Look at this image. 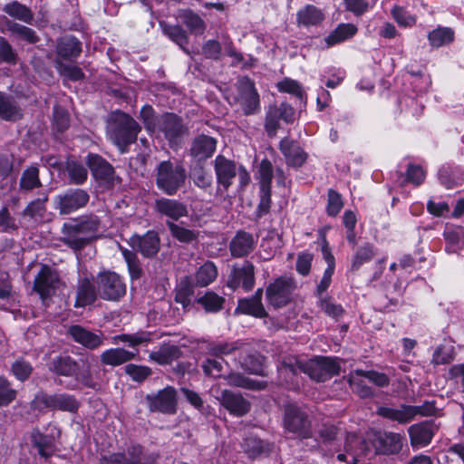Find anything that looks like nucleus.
<instances>
[{
    "label": "nucleus",
    "mask_w": 464,
    "mask_h": 464,
    "mask_svg": "<svg viewBox=\"0 0 464 464\" xmlns=\"http://www.w3.org/2000/svg\"><path fill=\"white\" fill-rule=\"evenodd\" d=\"M343 449L350 456L349 464H358L360 459L369 451L366 440L354 433L347 434Z\"/></svg>",
    "instance_id": "c85d7f7f"
},
{
    "label": "nucleus",
    "mask_w": 464,
    "mask_h": 464,
    "mask_svg": "<svg viewBox=\"0 0 464 464\" xmlns=\"http://www.w3.org/2000/svg\"><path fill=\"white\" fill-rule=\"evenodd\" d=\"M3 11L14 19L19 20L26 24H33L34 20V12L19 1H12L3 7Z\"/></svg>",
    "instance_id": "58836bf2"
},
{
    "label": "nucleus",
    "mask_w": 464,
    "mask_h": 464,
    "mask_svg": "<svg viewBox=\"0 0 464 464\" xmlns=\"http://www.w3.org/2000/svg\"><path fill=\"white\" fill-rule=\"evenodd\" d=\"M187 170L181 161L163 160L155 169L157 188L168 196H174L185 186Z\"/></svg>",
    "instance_id": "7ed1b4c3"
},
{
    "label": "nucleus",
    "mask_w": 464,
    "mask_h": 464,
    "mask_svg": "<svg viewBox=\"0 0 464 464\" xmlns=\"http://www.w3.org/2000/svg\"><path fill=\"white\" fill-rule=\"evenodd\" d=\"M6 26L10 34L19 41H23L28 44H36L41 41L36 31L24 24L8 20Z\"/></svg>",
    "instance_id": "e433bc0d"
},
{
    "label": "nucleus",
    "mask_w": 464,
    "mask_h": 464,
    "mask_svg": "<svg viewBox=\"0 0 464 464\" xmlns=\"http://www.w3.org/2000/svg\"><path fill=\"white\" fill-rule=\"evenodd\" d=\"M120 249L124 261L126 262L130 280L133 282L141 279L144 276V269L136 252L130 251V249L122 246H120Z\"/></svg>",
    "instance_id": "a19ab883"
},
{
    "label": "nucleus",
    "mask_w": 464,
    "mask_h": 464,
    "mask_svg": "<svg viewBox=\"0 0 464 464\" xmlns=\"http://www.w3.org/2000/svg\"><path fill=\"white\" fill-rule=\"evenodd\" d=\"M43 186L39 178V168L36 164L24 169L19 180V188L22 191H32Z\"/></svg>",
    "instance_id": "37998d69"
},
{
    "label": "nucleus",
    "mask_w": 464,
    "mask_h": 464,
    "mask_svg": "<svg viewBox=\"0 0 464 464\" xmlns=\"http://www.w3.org/2000/svg\"><path fill=\"white\" fill-rule=\"evenodd\" d=\"M63 170L68 174L70 184L82 185L88 179L85 166L72 156L67 158Z\"/></svg>",
    "instance_id": "c9c22d12"
},
{
    "label": "nucleus",
    "mask_w": 464,
    "mask_h": 464,
    "mask_svg": "<svg viewBox=\"0 0 464 464\" xmlns=\"http://www.w3.org/2000/svg\"><path fill=\"white\" fill-rule=\"evenodd\" d=\"M55 51L61 61L75 62L82 51V42L73 35L60 37L57 39Z\"/></svg>",
    "instance_id": "bb28decb"
},
{
    "label": "nucleus",
    "mask_w": 464,
    "mask_h": 464,
    "mask_svg": "<svg viewBox=\"0 0 464 464\" xmlns=\"http://www.w3.org/2000/svg\"><path fill=\"white\" fill-rule=\"evenodd\" d=\"M145 400L148 409L151 412L171 415L177 411V391L172 386H167L156 394H147Z\"/></svg>",
    "instance_id": "ddd939ff"
},
{
    "label": "nucleus",
    "mask_w": 464,
    "mask_h": 464,
    "mask_svg": "<svg viewBox=\"0 0 464 464\" xmlns=\"http://www.w3.org/2000/svg\"><path fill=\"white\" fill-rule=\"evenodd\" d=\"M141 127L130 114L117 110L108 119L107 134L121 153H125L130 144L136 142Z\"/></svg>",
    "instance_id": "f03ea898"
},
{
    "label": "nucleus",
    "mask_w": 464,
    "mask_h": 464,
    "mask_svg": "<svg viewBox=\"0 0 464 464\" xmlns=\"http://www.w3.org/2000/svg\"><path fill=\"white\" fill-rule=\"evenodd\" d=\"M137 353L128 351L124 348H111L102 353L101 362L103 365L119 366L135 359Z\"/></svg>",
    "instance_id": "2f4dec72"
},
{
    "label": "nucleus",
    "mask_w": 464,
    "mask_h": 464,
    "mask_svg": "<svg viewBox=\"0 0 464 464\" xmlns=\"http://www.w3.org/2000/svg\"><path fill=\"white\" fill-rule=\"evenodd\" d=\"M98 285L88 273L79 276L75 289L74 307L84 308L92 305L98 299Z\"/></svg>",
    "instance_id": "a211bd4d"
},
{
    "label": "nucleus",
    "mask_w": 464,
    "mask_h": 464,
    "mask_svg": "<svg viewBox=\"0 0 464 464\" xmlns=\"http://www.w3.org/2000/svg\"><path fill=\"white\" fill-rule=\"evenodd\" d=\"M218 276V270L214 263H204L196 273L195 280L198 286L204 287L212 283Z\"/></svg>",
    "instance_id": "5fc2aeb1"
},
{
    "label": "nucleus",
    "mask_w": 464,
    "mask_h": 464,
    "mask_svg": "<svg viewBox=\"0 0 464 464\" xmlns=\"http://www.w3.org/2000/svg\"><path fill=\"white\" fill-rule=\"evenodd\" d=\"M100 226L101 220L96 215L82 216L63 225L60 241L75 252L82 251L96 237Z\"/></svg>",
    "instance_id": "f257e3e1"
},
{
    "label": "nucleus",
    "mask_w": 464,
    "mask_h": 464,
    "mask_svg": "<svg viewBox=\"0 0 464 464\" xmlns=\"http://www.w3.org/2000/svg\"><path fill=\"white\" fill-rule=\"evenodd\" d=\"M430 44L436 48L449 44L454 40V32L449 27H439L428 35Z\"/></svg>",
    "instance_id": "13d9d810"
},
{
    "label": "nucleus",
    "mask_w": 464,
    "mask_h": 464,
    "mask_svg": "<svg viewBox=\"0 0 464 464\" xmlns=\"http://www.w3.org/2000/svg\"><path fill=\"white\" fill-rule=\"evenodd\" d=\"M406 408L407 404H401L398 409L382 406L377 409V414L382 418L404 424L411 422Z\"/></svg>",
    "instance_id": "3c124183"
},
{
    "label": "nucleus",
    "mask_w": 464,
    "mask_h": 464,
    "mask_svg": "<svg viewBox=\"0 0 464 464\" xmlns=\"http://www.w3.org/2000/svg\"><path fill=\"white\" fill-rule=\"evenodd\" d=\"M189 179L193 184L204 192L210 191L213 186V177L203 163H195L189 168Z\"/></svg>",
    "instance_id": "f704fd0d"
},
{
    "label": "nucleus",
    "mask_w": 464,
    "mask_h": 464,
    "mask_svg": "<svg viewBox=\"0 0 464 464\" xmlns=\"http://www.w3.org/2000/svg\"><path fill=\"white\" fill-rule=\"evenodd\" d=\"M255 283V266L252 262L245 260L242 265L233 266L227 285L232 290L242 287L245 292H249L254 288Z\"/></svg>",
    "instance_id": "2eb2a0df"
},
{
    "label": "nucleus",
    "mask_w": 464,
    "mask_h": 464,
    "mask_svg": "<svg viewBox=\"0 0 464 464\" xmlns=\"http://www.w3.org/2000/svg\"><path fill=\"white\" fill-rule=\"evenodd\" d=\"M371 442L377 454L395 455L402 449L403 437L400 433L377 430L372 433Z\"/></svg>",
    "instance_id": "dca6fc26"
},
{
    "label": "nucleus",
    "mask_w": 464,
    "mask_h": 464,
    "mask_svg": "<svg viewBox=\"0 0 464 464\" xmlns=\"http://www.w3.org/2000/svg\"><path fill=\"white\" fill-rule=\"evenodd\" d=\"M296 289V282L291 276H282L270 283L266 289V300L275 308L289 304Z\"/></svg>",
    "instance_id": "6e6552de"
},
{
    "label": "nucleus",
    "mask_w": 464,
    "mask_h": 464,
    "mask_svg": "<svg viewBox=\"0 0 464 464\" xmlns=\"http://www.w3.org/2000/svg\"><path fill=\"white\" fill-rule=\"evenodd\" d=\"M242 449L250 459H254L267 456L273 450V444L251 435L244 439Z\"/></svg>",
    "instance_id": "7c9ffc66"
},
{
    "label": "nucleus",
    "mask_w": 464,
    "mask_h": 464,
    "mask_svg": "<svg viewBox=\"0 0 464 464\" xmlns=\"http://www.w3.org/2000/svg\"><path fill=\"white\" fill-rule=\"evenodd\" d=\"M281 117L277 112V105H270L267 108L265 117V130L269 138L276 136L277 130L280 128Z\"/></svg>",
    "instance_id": "bf43d9fd"
},
{
    "label": "nucleus",
    "mask_w": 464,
    "mask_h": 464,
    "mask_svg": "<svg viewBox=\"0 0 464 464\" xmlns=\"http://www.w3.org/2000/svg\"><path fill=\"white\" fill-rule=\"evenodd\" d=\"M265 357L258 352L253 351L239 356V362L244 370L250 373L263 375V363Z\"/></svg>",
    "instance_id": "a18cd8bd"
},
{
    "label": "nucleus",
    "mask_w": 464,
    "mask_h": 464,
    "mask_svg": "<svg viewBox=\"0 0 464 464\" xmlns=\"http://www.w3.org/2000/svg\"><path fill=\"white\" fill-rule=\"evenodd\" d=\"M197 302L200 304L207 312L217 313L223 308L225 298L214 292H207L203 296L198 298Z\"/></svg>",
    "instance_id": "e2e57ef3"
},
{
    "label": "nucleus",
    "mask_w": 464,
    "mask_h": 464,
    "mask_svg": "<svg viewBox=\"0 0 464 464\" xmlns=\"http://www.w3.org/2000/svg\"><path fill=\"white\" fill-rule=\"evenodd\" d=\"M10 370L16 380L21 382H24L31 377L34 372V367L30 362L21 357L12 363Z\"/></svg>",
    "instance_id": "052dcab7"
},
{
    "label": "nucleus",
    "mask_w": 464,
    "mask_h": 464,
    "mask_svg": "<svg viewBox=\"0 0 464 464\" xmlns=\"http://www.w3.org/2000/svg\"><path fill=\"white\" fill-rule=\"evenodd\" d=\"M166 224L171 236L180 243L190 244L198 242L199 231L186 228L173 221H167Z\"/></svg>",
    "instance_id": "49530a36"
},
{
    "label": "nucleus",
    "mask_w": 464,
    "mask_h": 464,
    "mask_svg": "<svg viewBox=\"0 0 464 464\" xmlns=\"http://www.w3.org/2000/svg\"><path fill=\"white\" fill-rule=\"evenodd\" d=\"M130 251L140 253L144 258L152 259L160 250V238L157 231L148 230L145 234H133L128 240Z\"/></svg>",
    "instance_id": "4468645a"
},
{
    "label": "nucleus",
    "mask_w": 464,
    "mask_h": 464,
    "mask_svg": "<svg viewBox=\"0 0 464 464\" xmlns=\"http://www.w3.org/2000/svg\"><path fill=\"white\" fill-rule=\"evenodd\" d=\"M406 409L409 414L410 421L413 420L414 418L418 415L433 416L437 413L435 401H425L421 405H407Z\"/></svg>",
    "instance_id": "338daca9"
},
{
    "label": "nucleus",
    "mask_w": 464,
    "mask_h": 464,
    "mask_svg": "<svg viewBox=\"0 0 464 464\" xmlns=\"http://www.w3.org/2000/svg\"><path fill=\"white\" fill-rule=\"evenodd\" d=\"M14 304L12 283L7 275L5 276H0V310L6 311L13 307Z\"/></svg>",
    "instance_id": "6e6d98bb"
},
{
    "label": "nucleus",
    "mask_w": 464,
    "mask_h": 464,
    "mask_svg": "<svg viewBox=\"0 0 464 464\" xmlns=\"http://www.w3.org/2000/svg\"><path fill=\"white\" fill-rule=\"evenodd\" d=\"M151 340L150 332H138L135 334H121L113 336V343H127L130 347L135 348L139 345L148 343Z\"/></svg>",
    "instance_id": "864d4df0"
},
{
    "label": "nucleus",
    "mask_w": 464,
    "mask_h": 464,
    "mask_svg": "<svg viewBox=\"0 0 464 464\" xmlns=\"http://www.w3.org/2000/svg\"><path fill=\"white\" fill-rule=\"evenodd\" d=\"M279 150L285 159L287 166L292 168L302 167L307 160V153L301 148L296 140L287 137L279 142Z\"/></svg>",
    "instance_id": "b1692460"
},
{
    "label": "nucleus",
    "mask_w": 464,
    "mask_h": 464,
    "mask_svg": "<svg viewBox=\"0 0 464 464\" xmlns=\"http://www.w3.org/2000/svg\"><path fill=\"white\" fill-rule=\"evenodd\" d=\"M224 363H227L224 358H206L202 362V369L207 376L213 378H223Z\"/></svg>",
    "instance_id": "69168bd1"
},
{
    "label": "nucleus",
    "mask_w": 464,
    "mask_h": 464,
    "mask_svg": "<svg viewBox=\"0 0 464 464\" xmlns=\"http://www.w3.org/2000/svg\"><path fill=\"white\" fill-rule=\"evenodd\" d=\"M237 102L246 116L260 111V97L255 87V82L248 77H241L237 83Z\"/></svg>",
    "instance_id": "9d476101"
},
{
    "label": "nucleus",
    "mask_w": 464,
    "mask_h": 464,
    "mask_svg": "<svg viewBox=\"0 0 464 464\" xmlns=\"http://www.w3.org/2000/svg\"><path fill=\"white\" fill-rule=\"evenodd\" d=\"M96 285H98L99 296L102 300L118 302L126 295V284L114 271H100L96 276Z\"/></svg>",
    "instance_id": "423d86ee"
},
{
    "label": "nucleus",
    "mask_w": 464,
    "mask_h": 464,
    "mask_svg": "<svg viewBox=\"0 0 464 464\" xmlns=\"http://www.w3.org/2000/svg\"><path fill=\"white\" fill-rule=\"evenodd\" d=\"M55 393L48 394L44 391L38 392L31 401V409L42 412L45 410L54 411Z\"/></svg>",
    "instance_id": "680f3d73"
},
{
    "label": "nucleus",
    "mask_w": 464,
    "mask_h": 464,
    "mask_svg": "<svg viewBox=\"0 0 464 464\" xmlns=\"http://www.w3.org/2000/svg\"><path fill=\"white\" fill-rule=\"evenodd\" d=\"M31 441L37 449L41 457L48 459L54 453V442L53 437L40 432L39 430H34L31 433Z\"/></svg>",
    "instance_id": "ea45409f"
},
{
    "label": "nucleus",
    "mask_w": 464,
    "mask_h": 464,
    "mask_svg": "<svg viewBox=\"0 0 464 464\" xmlns=\"http://www.w3.org/2000/svg\"><path fill=\"white\" fill-rule=\"evenodd\" d=\"M181 355L182 352L179 346L170 343H163L157 351L150 352L149 358L150 361L160 365H167L179 359Z\"/></svg>",
    "instance_id": "473e14b6"
},
{
    "label": "nucleus",
    "mask_w": 464,
    "mask_h": 464,
    "mask_svg": "<svg viewBox=\"0 0 464 464\" xmlns=\"http://www.w3.org/2000/svg\"><path fill=\"white\" fill-rule=\"evenodd\" d=\"M160 458L159 452L146 454L143 445L130 441L124 451L102 456L100 464H160Z\"/></svg>",
    "instance_id": "39448f33"
},
{
    "label": "nucleus",
    "mask_w": 464,
    "mask_h": 464,
    "mask_svg": "<svg viewBox=\"0 0 464 464\" xmlns=\"http://www.w3.org/2000/svg\"><path fill=\"white\" fill-rule=\"evenodd\" d=\"M154 210L160 216L175 221L188 215V209L185 203L168 198H157L154 202Z\"/></svg>",
    "instance_id": "393cba45"
},
{
    "label": "nucleus",
    "mask_w": 464,
    "mask_h": 464,
    "mask_svg": "<svg viewBox=\"0 0 464 464\" xmlns=\"http://www.w3.org/2000/svg\"><path fill=\"white\" fill-rule=\"evenodd\" d=\"M163 33L174 43H176L184 52L188 53L187 45L188 44V37L185 30L179 25H170L165 23H160Z\"/></svg>",
    "instance_id": "8fccbe9b"
},
{
    "label": "nucleus",
    "mask_w": 464,
    "mask_h": 464,
    "mask_svg": "<svg viewBox=\"0 0 464 464\" xmlns=\"http://www.w3.org/2000/svg\"><path fill=\"white\" fill-rule=\"evenodd\" d=\"M357 33V27L353 24H340L324 41L328 47L352 38Z\"/></svg>",
    "instance_id": "c03bdc74"
},
{
    "label": "nucleus",
    "mask_w": 464,
    "mask_h": 464,
    "mask_svg": "<svg viewBox=\"0 0 464 464\" xmlns=\"http://www.w3.org/2000/svg\"><path fill=\"white\" fill-rule=\"evenodd\" d=\"M302 369L303 372L312 380L324 382L332 377L339 375L341 366L337 358L318 356L306 362Z\"/></svg>",
    "instance_id": "1a4fd4ad"
},
{
    "label": "nucleus",
    "mask_w": 464,
    "mask_h": 464,
    "mask_svg": "<svg viewBox=\"0 0 464 464\" xmlns=\"http://www.w3.org/2000/svg\"><path fill=\"white\" fill-rule=\"evenodd\" d=\"M70 125L71 119L68 111L59 104H55L53 110V129L58 133H63Z\"/></svg>",
    "instance_id": "603ef678"
},
{
    "label": "nucleus",
    "mask_w": 464,
    "mask_h": 464,
    "mask_svg": "<svg viewBox=\"0 0 464 464\" xmlns=\"http://www.w3.org/2000/svg\"><path fill=\"white\" fill-rule=\"evenodd\" d=\"M23 110L15 98L0 91V119L7 121H16L23 118Z\"/></svg>",
    "instance_id": "c756f323"
},
{
    "label": "nucleus",
    "mask_w": 464,
    "mask_h": 464,
    "mask_svg": "<svg viewBox=\"0 0 464 464\" xmlns=\"http://www.w3.org/2000/svg\"><path fill=\"white\" fill-rule=\"evenodd\" d=\"M324 18V12L313 5H306L296 14L297 24L304 27L320 25Z\"/></svg>",
    "instance_id": "72a5a7b5"
},
{
    "label": "nucleus",
    "mask_w": 464,
    "mask_h": 464,
    "mask_svg": "<svg viewBox=\"0 0 464 464\" xmlns=\"http://www.w3.org/2000/svg\"><path fill=\"white\" fill-rule=\"evenodd\" d=\"M235 313L248 314L256 318H265L268 315L262 302H258L252 297L239 299Z\"/></svg>",
    "instance_id": "79ce46f5"
},
{
    "label": "nucleus",
    "mask_w": 464,
    "mask_h": 464,
    "mask_svg": "<svg viewBox=\"0 0 464 464\" xmlns=\"http://www.w3.org/2000/svg\"><path fill=\"white\" fill-rule=\"evenodd\" d=\"M244 343L240 341L213 343L208 347V353L214 357L223 358L224 355L231 354L241 349Z\"/></svg>",
    "instance_id": "0e129e2a"
},
{
    "label": "nucleus",
    "mask_w": 464,
    "mask_h": 464,
    "mask_svg": "<svg viewBox=\"0 0 464 464\" xmlns=\"http://www.w3.org/2000/svg\"><path fill=\"white\" fill-rule=\"evenodd\" d=\"M258 237H254L253 234L239 229L236 232L235 236L229 242V252L234 258H242L251 254L256 246Z\"/></svg>",
    "instance_id": "4be33fe9"
},
{
    "label": "nucleus",
    "mask_w": 464,
    "mask_h": 464,
    "mask_svg": "<svg viewBox=\"0 0 464 464\" xmlns=\"http://www.w3.org/2000/svg\"><path fill=\"white\" fill-rule=\"evenodd\" d=\"M375 249L370 243L359 246L352 259L350 271L357 272L363 264L370 262L375 256Z\"/></svg>",
    "instance_id": "09e8293b"
},
{
    "label": "nucleus",
    "mask_w": 464,
    "mask_h": 464,
    "mask_svg": "<svg viewBox=\"0 0 464 464\" xmlns=\"http://www.w3.org/2000/svg\"><path fill=\"white\" fill-rule=\"evenodd\" d=\"M125 373L135 382L141 383L151 374L152 370L146 365L129 363L124 367Z\"/></svg>",
    "instance_id": "774afa93"
},
{
    "label": "nucleus",
    "mask_w": 464,
    "mask_h": 464,
    "mask_svg": "<svg viewBox=\"0 0 464 464\" xmlns=\"http://www.w3.org/2000/svg\"><path fill=\"white\" fill-rule=\"evenodd\" d=\"M221 405L229 411L230 414L242 417L246 415L251 408L250 402L240 393L229 390H224L219 398Z\"/></svg>",
    "instance_id": "a878e982"
},
{
    "label": "nucleus",
    "mask_w": 464,
    "mask_h": 464,
    "mask_svg": "<svg viewBox=\"0 0 464 464\" xmlns=\"http://www.w3.org/2000/svg\"><path fill=\"white\" fill-rule=\"evenodd\" d=\"M86 165L95 181L105 188L114 187L115 170L113 166L99 154L89 153Z\"/></svg>",
    "instance_id": "f8f14e48"
},
{
    "label": "nucleus",
    "mask_w": 464,
    "mask_h": 464,
    "mask_svg": "<svg viewBox=\"0 0 464 464\" xmlns=\"http://www.w3.org/2000/svg\"><path fill=\"white\" fill-rule=\"evenodd\" d=\"M283 428L299 440L313 437L312 420L304 409L295 403L284 405Z\"/></svg>",
    "instance_id": "20e7f679"
},
{
    "label": "nucleus",
    "mask_w": 464,
    "mask_h": 464,
    "mask_svg": "<svg viewBox=\"0 0 464 464\" xmlns=\"http://www.w3.org/2000/svg\"><path fill=\"white\" fill-rule=\"evenodd\" d=\"M217 144L216 138L206 134H198L192 139L188 154L196 163H204L214 155Z\"/></svg>",
    "instance_id": "6ab92c4d"
},
{
    "label": "nucleus",
    "mask_w": 464,
    "mask_h": 464,
    "mask_svg": "<svg viewBox=\"0 0 464 464\" xmlns=\"http://www.w3.org/2000/svg\"><path fill=\"white\" fill-rule=\"evenodd\" d=\"M68 334L75 343L89 350L99 348L106 339L102 331L92 332L80 324L71 325L68 329Z\"/></svg>",
    "instance_id": "412c9836"
},
{
    "label": "nucleus",
    "mask_w": 464,
    "mask_h": 464,
    "mask_svg": "<svg viewBox=\"0 0 464 464\" xmlns=\"http://www.w3.org/2000/svg\"><path fill=\"white\" fill-rule=\"evenodd\" d=\"M90 194L82 188H68L55 198V208L60 215H70L85 208L90 201Z\"/></svg>",
    "instance_id": "9b49d317"
},
{
    "label": "nucleus",
    "mask_w": 464,
    "mask_h": 464,
    "mask_svg": "<svg viewBox=\"0 0 464 464\" xmlns=\"http://www.w3.org/2000/svg\"><path fill=\"white\" fill-rule=\"evenodd\" d=\"M48 370L55 375L72 377L79 370V363L67 354H60L48 363Z\"/></svg>",
    "instance_id": "cd10ccee"
},
{
    "label": "nucleus",
    "mask_w": 464,
    "mask_h": 464,
    "mask_svg": "<svg viewBox=\"0 0 464 464\" xmlns=\"http://www.w3.org/2000/svg\"><path fill=\"white\" fill-rule=\"evenodd\" d=\"M54 399V411L75 414L81 407V401L73 394L66 392L55 393Z\"/></svg>",
    "instance_id": "de8ad7c7"
},
{
    "label": "nucleus",
    "mask_w": 464,
    "mask_h": 464,
    "mask_svg": "<svg viewBox=\"0 0 464 464\" xmlns=\"http://www.w3.org/2000/svg\"><path fill=\"white\" fill-rule=\"evenodd\" d=\"M59 285L60 278L57 272L49 266L44 265L34 278V290L44 301L55 294Z\"/></svg>",
    "instance_id": "f3484780"
},
{
    "label": "nucleus",
    "mask_w": 464,
    "mask_h": 464,
    "mask_svg": "<svg viewBox=\"0 0 464 464\" xmlns=\"http://www.w3.org/2000/svg\"><path fill=\"white\" fill-rule=\"evenodd\" d=\"M156 131L162 133L169 145L173 148L181 143L189 130L180 116L173 112H165L158 117Z\"/></svg>",
    "instance_id": "0eeeda50"
},
{
    "label": "nucleus",
    "mask_w": 464,
    "mask_h": 464,
    "mask_svg": "<svg viewBox=\"0 0 464 464\" xmlns=\"http://www.w3.org/2000/svg\"><path fill=\"white\" fill-rule=\"evenodd\" d=\"M54 64L59 74L72 82L82 81L85 78L84 72L77 65L66 64L60 59H56Z\"/></svg>",
    "instance_id": "4d7b16f0"
},
{
    "label": "nucleus",
    "mask_w": 464,
    "mask_h": 464,
    "mask_svg": "<svg viewBox=\"0 0 464 464\" xmlns=\"http://www.w3.org/2000/svg\"><path fill=\"white\" fill-rule=\"evenodd\" d=\"M214 170L219 189L227 191L237 177V167L234 160L218 155L214 160Z\"/></svg>",
    "instance_id": "5701e85b"
},
{
    "label": "nucleus",
    "mask_w": 464,
    "mask_h": 464,
    "mask_svg": "<svg viewBox=\"0 0 464 464\" xmlns=\"http://www.w3.org/2000/svg\"><path fill=\"white\" fill-rule=\"evenodd\" d=\"M229 386L244 388L252 391H262L267 386L263 381L250 379L240 372H230L223 377Z\"/></svg>",
    "instance_id": "4c0bfd02"
},
{
    "label": "nucleus",
    "mask_w": 464,
    "mask_h": 464,
    "mask_svg": "<svg viewBox=\"0 0 464 464\" xmlns=\"http://www.w3.org/2000/svg\"><path fill=\"white\" fill-rule=\"evenodd\" d=\"M438 429V426L432 420L411 425L408 429L411 445L417 449L428 446L431 442Z\"/></svg>",
    "instance_id": "aec40b11"
}]
</instances>
